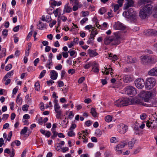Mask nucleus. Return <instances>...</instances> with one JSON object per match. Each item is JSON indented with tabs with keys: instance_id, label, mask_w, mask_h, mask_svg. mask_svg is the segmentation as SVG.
Segmentation results:
<instances>
[{
	"instance_id": "nucleus-1",
	"label": "nucleus",
	"mask_w": 157,
	"mask_h": 157,
	"mask_svg": "<svg viewBox=\"0 0 157 157\" xmlns=\"http://www.w3.org/2000/svg\"><path fill=\"white\" fill-rule=\"evenodd\" d=\"M153 10L154 17L157 18V4L153 6L150 4H147L140 10L139 16L142 19H145L151 13Z\"/></svg>"
},
{
	"instance_id": "nucleus-2",
	"label": "nucleus",
	"mask_w": 157,
	"mask_h": 157,
	"mask_svg": "<svg viewBox=\"0 0 157 157\" xmlns=\"http://www.w3.org/2000/svg\"><path fill=\"white\" fill-rule=\"evenodd\" d=\"M114 36H107L104 40V44L106 45H117L120 43V37L117 33H114Z\"/></svg>"
},
{
	"instance_id": "nucleus-3",
	"label": "nucleus",
	"mask_w": 157,
	"mask_h": 157,
	"mask_svg": "<svg viewBox=\"0 0 157 157\" xmlns=\"http://www.w3.org/2000/svg\"><path fill=\"white\" fill-rule=\"evenodd\" d=\"M131 100L129 98L124 97L117 100L114 104L118 107H121L131 104Z\"/></svg>"
},
{
	"instance_id": "nucleus-4",
	"label": "nucleus",
	"mask_w": 157,
	"mask_h": 157,
	"mask_svg": "<svg viewBox=\"0 0 157 157\" xmlns=\"http://www.w3.org/2000/svg\"><path fill=\"white\" fill-rule=\"evenodd\" d=\"M156 82L155 79L152 77L147 78L145 81V88L147 90L151 89L155 85Z\"/></svg>"
},
{
	"instance_id": "nucleus-5",
	"label": "nucleus",
	"mask_w": 157,
	"mask_h": 157,
	"mask_svg": "<svg viewBox=\"0 0 157 157\" xmlns=\"http://www.w3.org/2000/svg\"><path fill=\"white\" fill-rule=\"evenodd\" d=\"M139 96L144 99L145 101L147 102L152 98V94L150 91H142L139 94Z\"/></svg>"
},
{
	"instance_id": "nucleus-6",
	"label": "nucleus",
	"mask_w": 157,
	"mask_h": 157,
	"mask_svg": "<svg viewBox=\"0 0 157 157\" xmlns=\"http://www.w3.org/2000/svg\"><path fill=\"white\" fill-rule=\"evenodd\" d=\"M125 13L127 16L130 20L133 21H135L136 18V11L133 10L132 8H130L127 12L125 11Z\"/></svg>"
},
{
	"instance_id": "nucleus-7",
	"label": "nucleus",
	"mask_w": 157,
	"mask_h": 157,
	"mask_svg": "<svg viewBox=\"0 0 157 157\" xmlns=\"http://www.w3.org/2000/svg\"><path fill=\"white\" fill-rule=\"evenodd\" d=\"M124 90L125 94L132 96H134L137 93L136 88L132 86H127L124 88Z\"/></svg>"
},
{
	"instance_id": "nucleus-8",
	"label": "nucleus",
	"mask_w": 157,
	"mask_h": 157,
	"mask_svg": "<svg viewBox=\"0 0 157 157\" xmlns=\"http://www.w3.org/2000/svg\"><path fill=\"white\" fill-rule=\"evenodd\" d=\"M136 86L139 89H142L145 85L144 80L141 78H138L134 81Z\"/></svg>"
},
{
	"instance_id": "nucleus-9",
	"label": "nucleus",
	"mask_w": 157,
	"mask_h": 157,
	"mask_svg": "<svg viewBox=\"0 0 157 157\" xmlns=\"http://www.w3.org/2000/svg\"><path fill=\"white\" fill-rule=\"evenodd\" d=\"M131 104L133 105L139 104L144 105L145 106L146 105V104H144V103H143L142 100L141 98H140L137 97H135L133 98L131 100Z\"/></svg>"
},
{
	"instance_id": "nucleus-10",
	"label": "nucleus",
	"mask_w": 157,
	"mask_h": 157,
	"mask_svg": "<svg viewBox=\"0 0 157 157\" xmlns=\"http://www.w3.org/2000/svg\"><path fill=\"white\" fill-rule=\"evenodd\" d=\"M141 63L145 65L150 63L152 60L151 57L147 55L141 56Z\"/></svg>"
},
{
	"instance_id": "nucleus-11",
	"label": "nucleus",
	"mask_w": 157,
	"mask_h": 157,
	"mask_svg": "<svg viewBox=\"0 0 157 157\" xmlns=\"http://www.w3.org/2000/svg\"><path fill=\"white\" fill-rule=\"evenodd\" d=\"M126 145H127L126 143L124 142H121L116 146L115 150L117 151H119V154H120L122 153V151L121 149L124 148Z\"/></svg>"
},
{
	"instance_id": "nucleus-12",
	"label": "nucleus",
	"mask_w": 157,
	"mask_h": 157,
	"mask_svg": "<svg viewBox=\"0 0 157 157\" xmlns=\"http://www.w3.org/2000/svg\"><path fill=\"white\" fill-rule=\"evenodd\" d=\"M113 27L116 30H124L125 29V26L124 25L119 21L115 23Z\"/></svg>"
},
{
	"instance_id": "nucleus-13",
	"label": "nucleus",
	"mask_w": 157,
	"mask_h": 157,
	"mask_svg": "<svg viewBox=\"0 0 157 157\" xmlns=\"http://www.w3.org/2000/svg\"><path fill=\"white\" fill-rule=\"evenodd\" d=\"M126 3L124 4V9L127 10L130 7L133 6L134 1V0H125Z\"/></svg>"
},
{
	"instance_id": "nucleus-14",
	"label": "nucleus",
	"mask_w": 157,
	"mask_h": 157,
	"mask_svg": "<svg viewBox=\"0 0 157 157\" xmlns=\"http://www.w3.org/2000/svg\"><path fill=\"white\" fill-rule=\"evenodd\" d=\"M145 35L147 36L157 35V31L153 29H148L144 33Z\"/></svg>"
},
{
	"instance_id": "nucleus-15",
	"label": "nucleus",
	"mask_w": 157,
	"mask_h": 157,
	"mask_svg": "<svg viewBox=\"0 0 157 157\" xmlns=\"http://www.w3.org/2000/svg\"><path fill=\"white\" fill-rule=\"evenodd\" d=\"M148 73L150 75L157 77V67L151 69L148 71Z\"/></svg>"
},
{
	"instance_id": "nucleus-16",
	"label": "nucleus",
	"mask_w": 157,
	"mask_h": 157,
	"mask_svg": "<svg viewBox=\"0 0 157 157\" xmlns=\"http://www.w3.org/2000/svg\"><path fill=\"white\" fill-rule=\"evenodd\" d=\"M88 53L90 57H94L98 55L96 52V50H92L89 49L87 50Z\"/></svg>"
},
{
	"instance_id": "nucleus-17",
	"label": "nucleus",
	"mask_w": 157,
	"mask_h": 157,
	"mask_svg": "<svg viewBox=\"0 0 157 157\" xmlns=\"http://www.w3.org/2000/svg\"><path fill=\"white\" fill-rule=\"evenodd\" d=\"M124 82L125 83L129 82L133 80V78L129 75H127L124 76L123 78Z\"/></svg>"
},
{
	"instance_id": "nucleus-18",
	"label": "nucleus",
	"mask_w": 157,
	"mask_h": 157,
	"mask_svg": "<svg viewBox=\"0 0 157 157\" xmlns=\"http://www.w3.org/2000/svg\"><path fill=\"white\" fill-rule=\"evenodd\" d=\"M120 132L121 134H123L125 133L127 131L128 129V126L123 124L120 126Z\"/></svg>"
},
{
	"instance_id": "nucleus-19",
	"label": "nucleus",
	"mask_w": 157,
	"mask_h": 157,
	"mask_svg": "<svg viewBox=\"0 0 157 157\" xmlns=\"http://www.w3.org/2000/svg\"><path fill=\"white\" fill-rule=\"evenodd\" d=\"M68 5L69 3H67L64 6L63 14H64L65 12L69 13L72 11L71 8L68 6Z\"/></svg>"
},
{
	"instance_id": "nucleus-20",
	"label": "nucleus",
	"mask_w": 157,
	"mask_h": 157,
	"mask_svg": "<svg viewBox=\"0 0 157 157\" xmlns=\"http://www.w3.org/2000/svg\"><path fill=\"white\" fill-rule=\"evenodd\" d=\"M50 77L53 80H55L57 78L58 75L57 72L55 70H52L50 72Z\"/></svg>"
},
{
	"instance_id": "nucleus-21",
	"label": "nucleus",
	"mask_w": 157,
	"mask_h": 157,
	"mask_svg": "<svg viewBox=\"0 0 157 157\" xmlns=\"http://www.w3.org/2000/svg\"><path fill=\"white\" fill-rule=\"evenodd\" d=\"M126 59L128 63H134L137 61V60L135 58L131 56H128Z\"/></svg>"
},
{
	"instance_id": "nucleus-22",
	"label": "nucleus",
	"mask_w": 157,
	"mask_h": 157,
	"mask_svg": "<svg viewBox=\"0 0 157 157\" xmlns=\"http://www.w3.org/2000/svg\"><path fill=\"white\" fill-rule=\"evenodd\" d=\"M136 141V140L132 138L131 141L128 143V145L129 149H132L133 147L134 144Z\"/></svg>"
},
{
	"instance_id": "nucleus-23",
	"label": "nucleus",
	"mask_w": 157,
	"mask_h": 157,
	"mask_svg": "<svg viewBox=\"0 0 157 157\" xmlns=\"http://www.w3.org/2000/svg\"><path fill=\"white\" fill-rule=\"evenodd\" d=\"M21 93H19L17 95L16 101L17 103L19 105H21L22 102V99L21 97H20Z\"/></svg>"
},
{
	"instance_id": "nucleus-24",
	"label": "nucleus",
	"mask_w": 157,
	"mask_h": 157,
	"mask_svg": "<svg viewBox=\"0 0 157 157\" xmlns=\"http://www.w3.org/2000/svg\"><path fill=\"white\" fill-rule=\"evenodd\" d=\"M146 4L147 3L145 0H140L138 1L137 3V6L139 7L141 6H143Z\"/></svg>"
},
{
	"instance_id": "nucleus-25",
	"label": "nucleus",
	"mask_w": 157,
	"mask_h": 157,
	"mask_svg": "<svg viewBox=\"0 0 157 157\" xmlns=\"http://www.w3.org/2000/svg\"><path fill=\"white\" fill-rule=\"evenodd\" d=\"M6 50L5 48H3L2 49L1 53H0V58L5 57L6 54Z\"/></svg>"
},
{
	"instance_id": "nucleus-26",
	"label": "nucleus",
	"mask_w": 157,
	"mask_h": 157,
	"mask_svg": "<svg viewBox=\"0 0 157 157\" xmlns=\"http://www.w3.org/2000/svg\"><path fill=\"white\" fill-rule=\"evenodd\" d=\"M95 134H96V136L97 137H100L102 134V132L99 129H97L95 132Z\"/></svg>"
},
{
	"instance_id": "nucleus-27",
	"label": "nucleus",
	"mask_w": 157,
	"mask_h": 157,
	"mask_svg": "<svg viewBox=\"0 0 157 157\" xmlns=\"http://www.w3.org/2000/svg\"><path fill=\"white\" fill-rule=\"evenodd\" d=\"M39 23L37 25V28L39 29L42 30L44 27V24L40 21H39Z\"/></svg>"
},
{
	"instance_id": "nucleus-28",
	"label": "nucleus",
	"mask_w": 157,
	"mask_h": 157,
	"mask_svg": "<svg viewBox=\"0 0 157 157\" xmlns=\"http://www.w3.org/2000/svg\"><path fill=\"white\" fill-rule=\"evenodd\" d=\"M93 21L95 23V25L96 27L98 28H99V26H100V25L99 24L98 21L97 19V17H94L93 19Z\"/></svg>"
},
{
	"instance_id": "nucleus-29",
	"label": "nucleus",
	"mask_w": 157,
	"mask_h": 157,
	"mask_svg": "<svg viewBox=\"0 0 157 157\" xmlns=\"http://www.w3.org/2000/svg\"><path fill=\"white\" fill-rule=\"evenodd\" d=\"M99 12L102 15L106 12V10L105 7H102L99 10Z\"/></svg>"
},
{
	"instance_id": "nucleus-30",
	"label": "nucleus",
	"mask_w": 157,
	"mask_h": 157,
	"mask_svg": "<svg viewBox=\"0 0 157 157\" xmlns=\"http://www.w3.org/2000/svg\"><path fill=\"white\" fill-rule=\"evenodd\" d=\"M90 112L91 113L93 117H96L97 113L96 112L95 109L93 108H92L91 109V111Z\"/></svg>"
},
{
	"instance_id": "nucleus-31",
	"label": "nucleus",
	"mask_w": 157,
	"mask_h": 157,
	"mask_svg": "<svg viewBox=\"0 0 157 157\" xmlns=\"http://www.w3.org/2000/svg\"><path fill=\"white\" fill-rule=\"evenodd\" d=\"M105 121L108 122H109L112 121V117L110 115H107L105 117Z\"/></svg>"
},
{
	"instance_id": "nucleus-32",
	"label": "nucleus",
	"mask_w": 157,
	"mask_h": 157,
	"mask_svg": "<svg viewBox=\"0 0 157 157\" xmlns=\"http://www.w3.org/2000/svg\"><path fill=\"white\" fill-rule=\"evenodd\" d=\"M27 127H25L21 131L20 134L21 135H24L27 132Z\"/></svg>"
},
{
	"instance_id": "nucleus-33",
	"label": "nucleus",
	"mask_w": 157,
	"mask_h": 157,
	"mask_svg": "<svg viewBox=\"0 0 157 157\" xmlns=\"http://www.w3.org/2000/svg\"><path fill=\"white\" fill-rule=\"evenodd\" d=\"M157 103L154 100H153L151 101V103L148 106L149 107H155L157 106Z\"/></svg>"
},
{
	"instance_id": "nucleus-34",
	"label": "nucleus",
	"mask_w": 157,
	"mask_h": 157,
	"mask_svg": "<svg viewBox=\"0 0 157 157\" xmlns=\"http://www.w3.org/2000/svg\"><path fill=\"white\" fill-rule=\"evenodd\" d=\"M35 86L36 87L35 90L38 91L40 89V85L38 82H36L35 84Z\"/></svg>"
},
{
	"instance_id": "nucleus-35",
	"label": "nucleus",
	"mask_w": 157,
	"mask_h": 157,
	"mask_svg": "<svg viewBox=\"0 0 157 157\" xmlns=\"http://www.w3.org/2000/svg\"><path fill=\"white\" fill-rule=\"evenodd\" d=\"M29 106L28 105H25L23 106L22 109L23 111H28V108Z\"/></svg>"
},
{
	"instance_id": "nucleus-36",
	"label": "nucleus",
	"mask_w": 157,
	"mask_h": 157,
	"mask_svg": "<svg viewBox=\"0 0 157 157\" xmlns=\"http://www.w3.org/2000/svg\"><path fill=\"white\" fill-rule=\"evenodd\" d=\"M46 72L45 70H43L40 73V74L39 75V78H43L45 75Z\"/></svg>"
},
{
	"instance_id": "nucleus-37",
	"label": "nucleus",
	"mask_w": 157,
	"mask_h": 157,
	"mask_svg": "<svg viewBox=\"0 0 157 157\" xmlns=\"http://www.w3.org/2000/svg\"><path fill=\"white\" fill-rule=\"evenodd\" d=\"M12 67V65L11 64H8L5 67V70L6 71H9L10 70Z\"/></svg>"
},
{
	"instance_id": "nucleus-38",
	"label": "nucleus",
	"mask_w": 157,
	"mask_h": 157,
	"mask_svg": "<svg viewBox=\"0 0 157 157\" xmlns=\"http://www.w3.org/2000/svg\"><path fill=\"white\" fill-rule=\"evenodd\" d=\"M25 99L27 103H31L30 99L29 98V94H27L25 97Z\"/></svg>"
},
{
	"instance_id": "nucleus-39",
	"label": "nucleus",
	"mask_w": 157,
	"mask_h": 157,
	"mask_svg": "<svg viewBox=\"0 0 157 157\" xmlns=\"http://www.w3.org/2000/svg\"><path fill=\"white\" fill-rule=\"evenodd\" d=\"M67 135L71 137L75 135V133L72 130L68 132Z\"/></svg>"
},
{
	"instance_id": "nucleus-40",
	"label": "nucleus",
	"mask_w": 157,
	"mask_h": 157,
	"mask_svg": "<svg viewBox=\"0 0 157 157\" xmlns=\"http://www.w3.org/2000/svg\"><path fill=\"white\" fill-rule=\"evenodd\" d=\"M62 112L61 111H60L59 112H57V114L56 115V117L57 119H61V118L60 117L61 115H62Z\"/></svg>"
},
{
	"instance_id": "nucleus-41",
	"label": "nucleus",
	"mask_w": 157,
	"mask_h": 157,
	"mask_svg": "<svg viewBox=\"0 0 157 157\" xmlns=\"http://www.w3.org/2000/svg\"><path fill=\"white\" fill-rule=\"evenodd\" d=\"M153 123V122H151L149 121H147V122L146 125L147 126V127H149V128L150 127H153V126L151 125V124H152Z\"/></svg>"
},
{
	"instance_id": "nucleus-42",
	"label": "nucleus",
	"mask_w": 157,
	"mask_h": 157,
	"mask_svg": "<svg viewBox=\"0 0 157 157\" xmlns=\"http://www.w3.org/2000/svg\"><path fill=\"white\" fill-rule=\"evenodd\" d=\"M98 63L95 62H94L92 64H91V65L92 66V69H93L94 68L96 67H98Z\"/></svg>"
},
{
	"instance_id": "nucleus-43",
	"label": "nucleus",
	"mask_w": 157,
	"mask_h": 157,
	"mask_svg": "<svg viewBox=\"0 0 157 157\" xmlns=\"http://www.w3.org/2000/svg\"><path fill=\"white\" fill-rule=\"evenodd\" d=\"M121 7L119 5L117 4L114 5V10L115 12L117 11L119 9V7Z\"/></svg>"
},
{
	"instance_id": "nucleus-44",
	"label": "nucleus",
	"mask_w": 157,
	"mask_h": 157,
	"mask_svg": "<svg viewBox=\"0 0 157 157\" xmlns=\"http://www.w3.org/2000/svg\"><path fill=\"white\" fill-rule=\"evenodd\" d=\"M88 20V19L87 17L84 18L80 21V23L82 25H83L86 21Z\"/></svg>"
},
{
	"instance_id": "nucleus-45",
	"label": "nucleus",
	"mask_w": 157,
	"mask_h": 157,
	"mask_svg": "<svg viewBox=\"0 0 157 157\" xmlns=\"http://www.w3.org/2000/svg\"><path fill=\"white\" fill-rule=\"evenodd\" d=\"M13 74V71L9 72L6 74V75L8 78H10Z\"/></svg>"
},
{
	"instance_id": "nucleus-46",
	"label": "nucleus",
	"mask_w": 157,
	"mask_h": 157,
	"mask_svg": "<svg viewBox=\"0 0 157 157\" xmlns=\"http://www.w3.org/2000/svg\"><path fill=\"white\" fill-rule=\"evenodd\" d=\"M8 117L9 115L8 114H4L2 116V119L3 120H6L8 118Z\"/></svg>"
},
{
	"instance_id": "nucleus-47",
	"label": "nucleus",
	"mask_w": 157,
	"mask_h": 157,
	"mask_svg": "<svg viewBox=\"0 0 157 157\" xmlns=\"http://www.w3.org/2000/svg\"><path fill=\"white\" fill-rule=\"evenodd\" d=\"M52 20V18L50 16L47 15L46 17L45 21L47 22H48Z\"/></svg>"
},
{
	"instance_id": "nucleus-48",
	"label": "nucleus",
	"mask_w": 157,
	"mask_h": 157,
	"mask_svg": "<svg viewBox=\"0 0 157 157\" xmlns=\"http://www.w3.org/2000/svg\"><path fill=\"white\" fill-rule=\"evenodd\" d=\"M12 131L10 132H9V133L8 136V137L7 138V140L8 141H10V140L11 137L12 136Z\"/></svg>"
},
{
	"instance_id": "nucleus-49",
	"label": "nucleus",
	"mask_w": 157,
	"mask_h": 157,
	"mask_svg": "<svg viewBox=\"0 0 157 157\" xmlns=\"http://www.w3.org/2000/svg\"><path fill=\"white\" fill-rule=\"evenodd\" d=\"M8 30L7 29H4L2 32V34L3 35L6 36L8 35Z\"/></svg>"
},
{
	"instance_id": "nucleus-50",
	"label": "nucleus",
	"mask_w": 157,
	"mask_h": 157,
	"mask_svg": "<svg viewBox=\"0 0 157 157\" xmlns=\"http://www.w3.org/2000/svg\"><path fill=\"white\" fill-rule=\"evenodd\" d=\"M62 68V66L60 64H59L55 67L56 69L58 70H60Z\"/></svg>"
},
{
	"instance_id": "nucleus-51",
	"label": "nucleus",
	"mask_w": 157,
	"mask_h": 157,
	"mask_svg": "<svg viewBox=\"0 0 157 157\" xmlns=\"http://www.w3.org/2000/svg\"><path fill=\"white\" fill-rule=\"evenodd\" d=\"M58 86L59 87H61L64 86V83L62 81H60L58 82Z\"/></svg>"
},
{
	"instance_id": "nucleus-52",
	"label": "nucleus",
	"mask_w": 157,
	"mask_h": 157,
	"mask_svg": "<svg viewBox=\"0 0 157 157\" xmlns=\"http://www.w3.org/2000/svg\"><path fill=\"white\" fill-rule=\"evenodd\" d=\"M60 19H61L62 21L64 22L65 21L67 20V17L64 16H60Z\"/></svg>"
},
{
	"instance_id": "nucleus-53",
	"label": "nucleus",
	"mask_w": 157,
	"mask_h": 157,
	"mask_svg": "<svg viewBox=\"0 0 157 157\" xmlns=\"http://www.w3.org/2000/svg\"><path fill=\"white\" fill-rule=\"evenodd\" d=\"M54 82L52 80L50 79L49 81H47V83L48 86H50L52 85L53 83H54Z\"/></svg>"
},
{
	"instance_id": "nucleus-54",
	"label": "nucleus",
	"mask_w": 157,
	"mask_h": 157,
	"mask_svg": "<svg viewBox=\"0 0 157 157\" xmlns=\"http://www.w3.org/2000/svg\"><path fill=\"white\" fill-rule=\"evenodd\" d=\"M40 108L41 111H44V104L42 102H41L40 103Z\"/></svg>"
},
{
	"instance_id": "nucleus-55",
	"label": "nucleus",
	"mask_w": 157,
	"mask_h": 157,
	"mask_svg": "<svg viewBox=\"0 0 157 157\" xmlns=\"http://www.w3.org/2000/svg\"><path fill=\"white\" fill-rule=\"evenodd\" d=\"M20 26L17 25L13 28V31L14 32H17L18 31L19 29Z\"/></svg>"
},
{
	"instance_id": "nucleus-56",
	"label": "nucleus",
	"mask_w": 157,
	"mask_h": 157,
	"mask_svg": "<svg viewBox=\"0 0 157 157\" xmlns=\"http://www.w3.org/2000/svg\"><path fill=\"white\" fill-rule=\"evenodd\" d=\"M75 72V70L73 69H70L68 71V73L69 74H71V75L74 74Z\"/></svg>"
},
{
	"instance_id": "nucleus-57",
	"label": "nucleus",
	"mask_w": 157,
	"mask_h": 157,
	"mask_svg": "<svg viewBox=\"0 0 157 157\" xmlns=\"http://www.w3.org/2000/svg\"><path fill=\"white\" fill-rule=\"evenodd\" d=\"M6 4L5 2H3L2 4V10L5 12L6 10Z\"/></svg>"
},
{
	"instance_id": "nucleus-58",
	"label": "nucleus",
	"mask_w": 157,
	"mask_h": 157,
	"mask_svg": "<svg viewBox=\"0 0 157 157\" xmlns=\"http://www.w3.org/2000/svg\"><path fill=\"white\" fill-rule=\"evenodd\" d=\"M84 80L85 78L84 77H82L78 79V82L79 83H81Z\"/></svg>"
},
{
	"instance_id": "nucleus-59",
	"label": "nucleus",
	"mask_w": 157,
	"mask_h": 157,
	"mask_svg": "<svg viewBox=\"0 0 157 157\" xmlns=\"http://www.w3.org/2000/svg\"><path fill=\"white\" fill-rule=\"evenodd\" d=\"M52 133L53 135L51 136V138L52 139H54L57 136L58 133L56 132H52Z\"/></svg>"
},
{
	"instance_id": "nucleus-60",
	"label": "nucleus",
	"mask_w": 157,
	"mask_h": 157,
	"mask_svg": "<svg viewBox=\"0 0 157 157\" xmlns=\"http://www.w3.org/2000/svg\"><path fill=\"white\" fill-rule=\"evenodd\" d=\"M76 127V125L75 124H71V127L70 128L69 130H72V129H75V128Z\"/></svg>"
},
{
	"instance_id": "nucleus-61",
	"label": "nucleus",
	"mask_w": 157,
	"mask_h": 157,
	"mask_svg": "<svg viewBox=\"0 0 157 157\" xmlns=\"http://www.w3.org/2000/svg\"><path fill=\"white\" fill-rule=\"evenodd\" d=\"M91 65V63L90 62H89L87 64L85 65L84 67L86 69H87L89 68L90 66Z\"/></svg>"
},
{
	"instance_id": "nucleus-62",
	"label": "nucleus",
	"mask_w": 157,
	"mask_h": 157,
	"mask_svg": "<svg viewBox=\"0 0 157 157\" xmlns=\"http://www.w3.org/2000/svg\"><path fill=\"white\" fill-rule=\"evenodd\" d=\"M40 61L39 59L38 58H36L34 61V65L36 66L37 65V64Z\"/></svg>"
},
{
	"instance_id": "nucleus-63",
	"label": "nucleus",
	"mask_w": 157,
	"mask_h": 157,
	"mask_svg": "<svg viewBox=\"0 0 157 157\" xmlns=\"http://www.w3.org/2000/svg\"><path fill=\"white\" fill-rule=\"evenodd\" d=\"M56 23V20L53 21L52 23L49 24V25L51 28H52L54 25H55Z\"/></svg>"
},
{
	"instance_id": "nucleus-64",
	"label": "nucleus",
	"mask_w": 157,
	"mask_h": 157,
	"mask_svg": "<svg viewBox=\"0 0 157 157\" xmlns=\"http://www.w3.org/2000/svg\"><path fill=\"white\" fill-rule=\"evenodd\" d=\"M14 143L17 146H19L21 144L20 142L18 140H16L14 141Z\"/></svg>"
}]
</instances>
